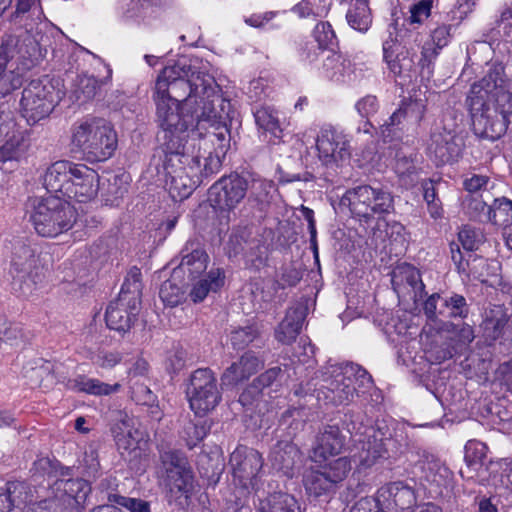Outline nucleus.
I'll list each match as a JSON object with an SVG mask.
<instances>
[{"instance_id":"nucleus-1","label":"nucleus","mask_w":512,"mask_h":512,"mask_svg":"<svg viewBox=\"0 0 512 512\" xmlns=\"http://www.w3.org/2000/svg\"><path fill=\"white\" fill-rule=\"evenodd\" d=\"M467 102L476 135L492 141L504 135L512 115V94L507 89L504 68H490L472 85Z\"/></svg>"},{"instance_id":"nucleus-2","label":"nucleus","mask_w":512,"mask_h":512,"mask_svg":"<svg viewBox=\"0 0 512 512\" xmlns=\"http://www.w3.org/2000/svg\"><path fill=\"white\" fill-rule=\"evenodd\" d=\"M42 37L22 26L4 36L0 45V98L20 88L25 73L43 57Z\"/></svg>"},{"instance_id":"nucleus-3","label":"nucleus","mask_w":512,"mask_h":512,"mask_svg":"<svg viewBox=\"0 0 512 512\" xmlns=\"http://www.w3.org/2000/svg\"><path fill=\"white\" fill-rule=\"evenodd\" d=\"M368 422V418L362 412L352 411L345 414L344 424L347 431L353 437L358 436L351 457L359 469H368L379 459L401 453L406 446V443H402V432L393 436L385 423L369 426Z\"/></svg>"},{"instance_id":"nucleus-4","label":"nucleus","mask_w":512,"mask_h":512,"mask_svg":"<svg viewBox=\"0 0 512 512\" xmlns=\"http://www.w3.org/2000/svg\"><path fill=\"white\" fill-rule=\"evenodd\" d=\"M156 104L157 122L160 127L158 139L161 145L157 154L184 151V141L189 129H194L201 125V119H221L224 117L225 108L228 105L224 103L220 109L207 106L206 103L201 108L183 110V106L176 102H169L168 98H154Z\"/></svg>"},{"instance_id":"nucleus-5","label":"nucleus","mask_w":512,"mask_h":512,"mask_svg":"<svg viewBox=\"0 0 512 512\" xmlns=\"http://www.w3.org/2000/svg\"><path fill=\"white\" fill-rule=\"evenodd\" d=\"M173 68H165L155 83L153 98H168L183 106V110L201 108L204 103L214 107V99L221 96V89L215 79L206 73L192 72L188 78L172 77Z\"/></svg>"},{"instance_id":"nucleus-6","label":"nucleus","mask_w":512,"mask_h":512,"mask_svg":"<svg viewBox=\"0 0 512 512\" xmlns=\"http://www.w3.org/2000/svg\"><path fill=\"white\" fill-rule=\"evenodd\" d=\"M158 162L156 168L158 174L163 175L165 188L171 198L181 201L187 198L200 184L197 173L199 172V158L190 156L184 151H176L155 154L153 162Z\"/></svg>"},{"instance_id":"nucleus-7","label":"nucleus","mask_w":512,"mask_h":512,"mask_svg":"<svg viewBox=\"0 0 512 512\" xmlns=\"http://www.w3.org/2000/svg\"><path fill=\"white\" fill-rule=\"evenodd\" d=\"M71 143L87 161L103 162L115 153L118 136L110 122L93 118L73 127Z\"/></svg>"},{"instance_id":"nucleus-8","label":"nucleus","mask_w":512,"mask_h":512,"mask_svg":"<svg viewBox=\"0 0 512 512\" xmlns=\"http://www.w3.org/2000/svg\"><path fill=\"white\" fill-rule=\"evenodd\" d=\"M30 219L40 236L56 237L73 227L76 210L67 200L49 195L34 204Z\"/></svg>"},{"instance_id":"nucleus-9","label":"nucleus","mask_w":512,"mask_h":512,"mask_svg":"<svg viewBox=\"0 0 512 512\" xmlns=\"http://www.w3.org/2000/svg\"><path fill=\"white\" fill-rule=\"evenodd\" d=\"M325 383V397L336 405L349 403L355 395L364 394L373 387L368 371L354 363L335 368Z\"/></svg>"},{"instance_id":"nucleus-10","label":"nucleus","mask_w":512,"mask_h":512,"mask_svg":"<svg viewBox=\"0 0 512 512\" xmlns=\"http://www.w3.org/2000/svg\"><path fill=\"white\" fill-rule=\"evenodd\" d=\"M160 461L169 500L179 507L187 506L194 489V475L187 458L179 451L169 450L160 454Z\"/></svg>"},{"instance_id":"nucleus-11","label":"nucleus","mask_w":512,"mask_h":512,"mask_svg":"<svg viewBox=\"0 0 512 512\" xmlns=\"http://www.w3.org/2000/svg\"><path fill=\"white\" fill-rule=\"evenodd\" d=\"M37 248L27 240H16L12 247L9 274L12 289L22 296H29L40 281Z\"/></svg>"},{"instance_id":"nucleus-12","label":"nucleus","mask_w":512,"mask_h":512,"mask_svg":"<svg viewBox=\"0 0 512 512\" xmlns=\"http://www.w3.org/2000/svg\"><path fill=\"white\" fill-rule=\"evenodd\" d=\"M61 98V91L47 76L33 80L22 92L21 113L29 124H35L46 118Z\"/></svg>"},{"instance_id":"nucleus-13","label":"nucleus","mask_w":512,"mask_h":512,"mask_svg":"<svg viewBox=\"0 0 512 512\" xmlns=\"http://www.w3.org/2000/svg\"><path fill=\"white\" fill-rule=\"evenodd\" d=\"M186 396L191 410L200 417L213 411L222 400L217 378L212 370L199 368L189 378Z\"/></svg>"},{"instance_id":"nucleus-14","label":"nucleus","mask_w":512,"mask_h":512,"mask_svg":"<svg viewBox=\"0 0 512 512\" xmlns=\"http://www.w3.org/2000/svg\"><path fill=\"white\" fill-rule=\"evenodd\" d=\"M344 198L348 201L351 212L365 219L394 211L391 192L381 186L360 185L349 189Z\"/></svg>"},{"instance_id":"nucleus-15","label":"nucleus","mask_w":512,"mask_h":512,"mask_svg":"<svg viewBox=\"0 0 512 512\" xmlns=\"http://www.w3.org/2000/svg\"><path fill=\"white\" fill-rule=\"evenodd\" d=\"M318 158L325 166L337 165L351 157V137L332 125L323 126L316 138Z\"/></svg>"},{"instance_id":"nucleus-16","label":"nucleus","mask_w":512,"mask_h":512,"mask_svg":"<svg viewBox=\"0 0 512 512\" xmlns=\"http://www.w3.org/2000/svg\"><path fill=\"white\" fill-rule=\"evenodd\" d=\"M248 189L246 179L237 173L221 177L209 189V201L221 211H232L245 198Z\"/></svg>"},{"instance_id":"nucleus-17","label":"nucleus","mask_w":512,"mask_h":512,"mask_svg":"<svg viewBox=\"0 0 512 512\" xmlns=\"http://www.w3.org/2000/svg\"><path fill=\"white\" fill-rule=\"evenodd\" d=\"M458 21L453 24L442 22L430 32V40L425 41L421 47V56L418 67L422 78L430 79L434 72L435 60L440 51L446 47L452 39Z\"/></svg>"},{"instance_id":"nucleus-18","label":"nucleus","mask_w":512,"mask_h":512,"mask_svg":"<svg viewBox=\"0 0 512 512\" xmlns=\"http://www.w3.org/2000/svg\"><path fill=\"white\" fill-rule=\"evenodd\" d=\"M462 144L455 132L445 127H436L427 145L430 159L437 165L453 163L461 155Z\"/></svg>"},{"instance_id":"nucleus-19","label":"nucleus","mask_w":512,"mask_h":512,"mask_svg":"<svg viewBox=\"0 0 512 512\" xmlns=\"http://www.w3.org/2000/svg\"><path fill=\"white\" fill-rule=\"evenodd\" d=\"M263 458L256 449L239 445L231 454L229 464L235 479L243 487L254 485V480L263 467Z\"/></svg>"},{"instance_id":"nucleus-20","label":"nucleus","mask_w":512,"mask_h":512,"mask_svg":"<svg viewBox=\"0 0 512 512\" xmlns=\"http://www.w3.org/2000/svg\"><path fill=\"white\" fill-rule=\"evenodd\" d=\"M391 283L398 298L403 301L417 304L425 294V285L420 272L409 264L399 265L393 270Z\"/></svg>"},{"instance_id":"nucleus-21","label":"nucleus","mask_w":512,"mask_h":512,"mask_svg":"<svg viewBox=\"0 0 512 512\" xmlns=\"http://www.w3.org/2000/svg\"><path fill=\"white\" fill-rule=\"evenodd\" d=\"M377 508L381 511L408 510L416 503L413 487L403 481L390 482L376 493Z\"/></svg>"},{"instance_id":"nucleus-22","label":"nucleus","mask_w":512,"mask_h":512,"mask_svg":"<svg viewBox=\"0 0 512 512\" xmlns=\"http://www.w3.org/2000/svg\"><path fill=\"white\" fill-rule=\"evenodd\" d=\"M383 58L389 70L398 77L411 78L416 71L413 48L401 46L391 35L383 42Z\"/></svg>"},{"instance_id":"nucleus-23","label":"nucleus","mask_w":512,"mask_h":512,"mask_svg":"<svg viewBox=\"0 0 512 512\" xmlns=\"http://www.w3.org/2000/svg\"><path fill=\"white\" fill-rule=\"evenodd\" d=\"M98 182L99 176L94 169L84 164L74 163L66 198L74 199L79 203H86L97 195Z\"/></svg>"},{"instance_id":"nucleus-24","label":"nucleus","mask_w":512,"mask_h":512,"mask_svg":"<svg viewBox=\"0 0 512 512\" xmlns=\"http://www.w3.org/2000/svg\"><path fill=\"white\" fill-rule=\"evenodd\" d=\"M112 433L117 448L122 457L132 461L140 457L141 449L139 443L142 437L141 432L134 427V421L124 415L112 428Z\"/></svg>"},{"instance_id":"nucleus-25","label":"nucleus","mask_w":512,"mask_h":512,"mask_svg":"<svg viewBox=\"0 0 512 512\" xmlns=\"http://www.w3.org/2000/svg\"><path fill=\"white\" fill-rule=\"evenodd\" d=\"M52 489L56 494L54 498H51L54 504L51 505L50 512H55L60 503H64L66 500H73L76 505H82L91 492V487L86 480L81 478L65 479L64 476L54 481Z\"/></svg>"},{"instance_id":"nucleus-26","label":"nucleus","mask_w":512,"mask_h":512,"mask_svg":"<svg viewBox=\"0 0 512 512\" xmlns=\"http://www.w3.org/2000/svg\"><path fill=\"white\" fill-rule=\"evenodd\" d=\"M308 307L304 302H297L289 307L285 317L275 328V339L283 345L294 343L301 332Z\"/></svg>"},{"instance_id":"nucleus-27","label":"nucleus","mask_w":512,"mask_h":512,"mask_svg":"<svg viewBox=\"0 0 512 512\" xmlns=\"http://www.w3.org/2000/svg\"><path fill=\"white\" fill-rule=\"evenodd\" d=\"M263 366V359L253 351H246L223 372L221 376L222 384L224 386H235L249 379Z\"/></svg>"},{"instance_id":"nucleus-28","label":"nucleus","mask_w":512,"mask_h":512,"mask_svg":"<svg viewBox=\"0 0 512 512\" xmlns=\"http://www.w3.org/2000/svg\"><path fill=\"white\" fill-rule=\"evenodd\" d=\"M346 437L336 425H326L316 437L312 449V458L315 462L325 461L330 456L341 453L345 446Z\"/></svg>"},{"instance_id":"nucleus-29","label":"nucleus","mask_w":512,"mask_h":512,"mask_svg":"<svg viewBox=\"0 0 512 512\" xmlns=\"http://www.w3.org/2000/svg\"><path fill=\"white\" fill-rule=\"evenodd\" d=\"M139 308L132 309V301L125 298V294H119L118 298L111 301L106 309L105 320L109 329L125 333L131 328Z\"/></svg>"},{"instance_id":"nucleus-30","label":"nucleus","mask_w":512,"mask_h":512,"mask_svg":"<svg viewBox=\"0 0 512 512\" xmlns=\"http://www.w3.org/2000/svg\"><path fill=\"white\" fill-rule=\"evenodd\" d=\"M0 162L18 160L25 150L21 134L15 130L12 121H6L0 116Z\"/></svg>"},{"instance_id":"nucleus-31","label":"nucleus","mask_w":512,"mask_h":512,"mask_svg":"<svg viewBox=\"0 0 512 512\" xmlns=\"http://www.w3.org/2000/svg\"><path fill=\"white\" fill-rule=\"evenodd\" d=\"M13 507L25 506L26 512H50L52 500L33 502L30 487L22 481H9L4 486Z\"/></svg>"},{"instance_id":"nucleus-32","label":"nucleus","mask_w":512,"mask_h":512,"mask_svg":"<svg viewBox=\"0 0 512 512\" xmlns=\"http://www.w3.org/2000/svg\"><path fill=\"white\" fill-rule=\"evenodd\" d=\"M251 294L254 310L261 312L282 304L286 299V294L277 288L272 279H262L253 283Z\"/></svg>"},{"instance_id":"nucleus-33","label":"nucleus","mask_w":512,"mask_h":512,"mask_svg":"<svg viewBox=\"0 0 512 512\" xmlns=\"http://www.w3.org/2000/svg\"><path fill=\"white\" fill-rule=\"evenodd\" d=\"M74 163L66 160L57 161L47 168L43 177V184L49 193L66 198L67 188L70 185Z\"/></svg>"},{"instance_id":"nucleus-34","label":"nucleus","mask_w":512,"mask_h":512,"mask_svg":"<svg viewBox=\"0 0 512 512\" xmlns=\"http://www.w3.org/2000/svg\"><path fill=\"white\" fill-rule=\"evenodd\" d=\"M224 103L228 105V108H225L226 114H224L223 118L201 119V125L207 123L210 127L215 129L210 137H213L217 141V147L215 148V151H219L222 154L225 153L230 142V131L227 127V121L231 118L230 114L232 109L230 101L224 98L222 95L216 96L214 99L215 109H220L222 106H224Z\"/></svg>"},{"instance_id":"nucleus-35","label":"nucleus","mask_w":512,"mask_h":512,"mask_svg":"<svg viewBox=\"0 0 512 512\" xmlns=\"http://www.w3.org/2000/svg\"><path fill=\"white\" fill-rule=\"evenodd\" d=\"M445 327L447 331L453 333L454 336L452 340L455 342V345L452 348H446L436 352L435 361L438 363L452 358L458 349L468 346L475 339L473 327L469 324L447 323Z\"/></svg>"},{"instance_id":"nucleus-36","label":"nucleus","mask_w":512,"mask_h":512,"mask_svg":"<svg viewBox=\"0 0 512 512\" xmlns=\"http://www.w3.org/2000/svg\"><path fill=\"white\" fill-rule=\"evenodd\" d=\"M299 458L298 448L290 441H278L271 449L269 460L271 465L278 471L288 474Z\"/></svg>"},{"instance_id":"nucleus-37","label":"nucleus","mask_w":512,"mask_h":512,"mask_svg":"<svg viewBox=\"0 0 512 512\" xmlns=\"http://www.w3.org/2000/svg\"><path fill=\"white\" fill-rule=\"evenodd\" d=\"M509 321V314L506 308L501 305H494L485 313L482 323L483 333L487 340L496 341L502 337L504 329Z\"/></svg>"},{"instance_id":"nucleus-38","label":"nucleus","mask_w":512,"mask_h":512,"mask_svg":"<svg viewBox=\"0 0 512 512\" xmlns=\"http://www.w3.org/2000/svg\"><path fill=\"white\" fill-rule=\"evenodd\" d=\"M182 260L178 266V269L183 273H188L191 277H196L203 273L207 268L208 255L207 253L199 248L194 247V243H188L183 249Z\"/></svg>"},{"instance_id":"nucleus-39","label":"nucleus","mask_w":512,"mask_h":512,"mask_svg":"<svg viewBox=\"0 0 512 512\" xmlns=\"http://www.w3.org/2000/svg\"><path fill=\"white\" fill-rule=\"evenodd\" d=\"M224 280L225 273L222 269H211L205 277L193 285L190 291L192 301L201 302L209 292H217L224 285Z\"/></svg>"},{"instance_id":"nucleus-40","label":"nucleus","mask_w":512,"mask_h":512,"mask_svg":"<svg viewBox=\"0 0 512 512\" xmlns=\"http://www.w3.org/2000/svg\"><path fill=\"white\" fill-rule=\"evenodd\" d=\"M322 69L326 77L337 82H344L351 73V63L342 55L330 50L323 59Z\"/></svg>"},{"instance_id":"nucleus-41","label":"nucleus","mask_w":512,"mask_h":512,"mask_svg":"<svg viewBox=\"0 0 512 512\" xmlns=\"http://www.w3.org/2000/svg\"><path fill=\"white\" fill-rule=\"evenodd\" d=\"M346 19L351 28L365 33L371 26L372 15L366 0H354L346 13Z\"/></svg>"},{"instance_id":"nucleus-42","label":"nucleus","mask_w":512,"mask_h":512,"mask_svg":"<svg viewBox=\"0 0 512 512\" xmlns=\"http://www.w3.org/2000/svg\"><path fill=\"white\" fill-rule=\"evenodd\" d=\"M70 387L78 392H85L95 396L110 395L119 390L120 385L104 383L98 379L78 376L70 381Z\"/></svg>"},{"instance_id":"nucleus-43","label":"nucleus","mask_w":512,"mask_h":512,"mask_svg":"<svg viewBox=\"0 0 512 512\" xmlns=\"http://www.w3.org/2000/svg\"><path fill=\"white\" fill-rule=\"evenodd\" d=\"M304 487L309 495L320 497L335 489V485L323 470L307 471L303 477Z\"/></svg>"},{"instance_id":"nucleus-44","label":"nucleus","mask_w":512,"mask_h":512,"mask_svg":"<svg viewBox=\"0 0 512 512\" xmlns=\"http://www.w3.org/2000/svg\"><path fill=\"white\" fill-rule=\"evenodd\" d=\"M259 512H300L296 499L286 493H274L265 500H261L258 506Z\"/></svg>"},{"instance_id":"nucleus-45","label":"nucleus","mask_w":512,"mask_h":512,"mask_svg":"<svg viewBox=\"0 0 512 512\" xmlns=\"http://www.w3.org/2000/svg\"><path fill=\"white\" fill-rule=\"evenodd\" d=\"M426 113V104L423 100H411L403 103L395 112L394 119L403 117L409 129L419 126Z\"/></svg>"},{"instance_id":"nucleus-46","label":"nucleus","mask_w":512,"mask_h":512,"mask_svg":"<svg viewBox=\"0 0 512 512\" xmlns=\"http://www.w3.org/2000/svg\"><path fill=\"white\" fill-rule=\"evenodd\" d=\"M141 271L137 267H132L122 285L119 294H125V298L132 301V309L140 308L142 295Z\"/></svg>"},{"instance_id":"nucleus-47","label":"nucleus","mask_w":512,"mask_h":512,"mask_svg":"<svg viewBox=\"0 0 512 512\" xmlns=\"http://www.w3.org/2000/svg\"><path fill=\"white\" fill-rule=\"evenodd\" d=\"M466 214L473 220L488 222L491 220L490 205L483 195H468L464 200Z\"/></svg>"},{"instance_id":"nucleus-48","label":"nucleus","mask_w":512,"mask_h":512,"mask_svg":"<svg viewBox=\"0 0 512 512\" xmlns=\"http://www.w3.org/2000/svg\"><path fill=\"white\" fill-rule=\"evenodd\" d=\"M255 122L260 129L269 132L275 138H280L282 129L280 127L277 112L270 107H261L254 113Z\"/></svg>"},{"instance_id":"nucleus-49","label":"nucleus","mask_w":512,"mask_h":512,"mask_svg":"<svg viewBox=\"0 0 512 512\" xmlns=\"http://www.w3.org/2000/svg\"><path fill=\"white\" fill-rule=\"evenodd\" d=\"M491 222L495 225L508 228L512 225V201L505 198H496L490 205Z\"/></svg>"},{"instance_id":"nucleus-50","label":"nucleus","mask_w":512,"mask_h":512,"mask_svg":"<svg viewBox=\"0 0 512 512\" xmlns=\"http://www.w3.org/2000/svg\"><path fill=\"white\" fill-rule=\"evenodd\" d=\"M302 276V270L295 264L290 263L277 270L272 280L276 283L277 288L283 292L287 288L295 287L301 281Z\"/></svg>"},{"instance_id":"nucleus-51","label":"nucleus","mask_w":512,"mask_h":512,"mask_svg":"<svg viewBox=\"0 0 512 512\" xmlns=\"http://www.w3.org/2000/svg\"><path fill=\"white\" fill-rule=\"evenodd\" d=\"M33 476L53 478L57 477L58 474L66 476L69 474V468H62L59 466V462L52 460L48 457H40L34 461L31 468Z\"/></svg>"},{"instance_id":"nucleus-52","label":"nucleus","mask_w":512,"mask_h":512,"mask_svg":"<svg viewBox=\"0 0 512 512\" xmlns=\"http://www.w3.org/2000/svg\"><path fill=\"white\" fill-rule=\"evenodd\" d=\"M219 153V151H215V153L211 151L206 152V149H204L203 155H196L199 158L197 178L200 183H202L204 178H208L220 170L222 162Z\"/></svg>"},{"instance_id":"nucleus-53","label":"nucleus","mask_w":512,"mask_h":512,"mask_svg":"<svg viewBox=\"0 0 512 512\" xmlns=\"http://www.w3.org/2000/svg\"><path fill=\"white\" fill-rule=\"evenodd\" d=\"M458 240L466 251H475L485 242V234L479 227L464 226L458 233Z\"/></svg>"},{"instance_id":"nucleus-54","label":"nucleus","mask_w":512,"mask_h":512,"mask_svg":"<svg viewBox=\"0 0 512 512\" xmlns=\"http://www.w3.org/2000/svg\"><path fill=\"white\" fill-rule=\"evenodd\" d=\"M330 50H323L315 41L310 39L300 40L297 43V54L301 61L313 64L318 59L326 57Z\"/></svg>"},{"instance_id":"nucleus-55","label":"nucleus","mask_w":512,"mask_h":512,"mask_svg":"<svg viewBox=\"0 0 512 512\" xmlns=\"http://www.w3.org/2000/svg\"><path fill=\"white\" fill-rule=\"evenodd\" d=\"M100 88L99 81L93 76H79L75 88L76 100L84 103L93 99Z\"/></svg>"},{"instance_id":"nucleus-56","label":"nucleus","mask_w":512,"mask_h":512,"mask_svg":"<svg viewBox=\"0 0 512 512\" xmlns=\"http://www.w3.org/2000/svg\"><path fill=\"white\" fill-rule=\"evenodd\" d=\"M395 171L398 176L405 181V184H412L416 180L417 174L413 155H405L402 152L397 153Z\"/></svg>"},{"instance_id":"nucleus-57","label":"nucleus","mask_w":512,"mask_h":512,"mask_svg":"<svg viewBox=\"0 0 512 512\" xmlns=\"http://www.w3.org/2000/svg\"><path fill=\"white\" fill-rule=\"evenodd\" d=\"M323 50H334L337 43L335 32L328 22L318 23L311 37Z\"/></svg>"},{"instance_id":"nucleus-58","label":"nucleus","mask_w":512,"mask_h":512,"mask_svg":"<svg viewBox=\"0 0 512 512\" xmlns=\"http://www.w3.org/2000/svg\"><path fill=\"white\" fill-rule=\"evenodd\" d=\"M446 307V318H466L469 313V307L464 296L453 293L450 296H444V302L440 304Z\"/></svg>"},{"instance_id":"nucleus-59","label":"nucleus","mask_w":512,"mask_h":512,"mask_svg":"<svg viewBox=\"0 0 512 512\" xmlns=\"http://www.w3.org/2000/svg\"><path fill=\"white\" fill-rule=\"evenodd\" d=\"M421 186L423 190V198L427 203L430 216L434 219L441 217L443 209L441 201L437 197L435 182L431 179H425L422 181Z\"/></svg>"},{"instance_id":"nucleus-60","label":"nucleus","mask_w":512,"mask_h":512,"mask_svg":"<svg viewBox=\"0 0 512 512\" xmlns=\"http://www.w3.org/2000/svg\"><path fill=\"white\" fill-rule=\"evenodd\" d=\"M322 470L336 486L347 477L351 470V463L347 457H339L324 466Z\"/></svg>"},{"instance_id":"nucleus-61","label":"nucleus","mask_w":512,"mask_h":512,"mask_svg":"<svg viewBox=\"0 0 512 512\" xmlns=\"http://www.w3.org/2000/svg\"><path fill=\"white\" fill-rule=\"evenodd\" d=\"M207 432L204 422H188L183 428L182 438L189 449H192L205 438Z\"/></svg>"},{"instance_id":"nucleus-62","label":"nucleus","mask_w":512,"mask_h":512,"mask_svg":"<svg viewBox=\"0 0 512 512\" xmlns=\"http://www.w3.org/2000/svg\"><path fill=\"white\" fill-rule=\"evenodd\" d=\"M409 130L403 117L394 119V113L389 117L385 123L381 125V135L385 141H393L401 137L400 132Z\"/></svg>"},{"instance_id":"nucleus-63","label":"nucleus","mask_w":512,"mask_h":512,"mask_svg":"<svg viewBox=\"0 0 512 512\" xmlns=\"http://www.w3.org/2000/svg\"><path fill=\"white\" fill-rule=\"evenodd\" d=\"M159 296L166 305L174 307L182 300L183 291L178 284L170 279L162 283Z\"/></svg>"},{"instance_id":"nucleus-64","label":"nucleus","mask_w":512,"mask_h":512,"mask_svg":"<svg viewBox=\"0 0 512 512\" xmlns=\"http://www.w3.org/2000/svg\"><path fill=\"white\" fill-rule=\"evenodd\" d=\"M442 302H444V296L439 293H433L424 301V314L429 320L435 321L439 317L446 318V307L440 305Z\"/></svg>"}]
</instances>
